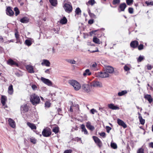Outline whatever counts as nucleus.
<instances>
[{
  "label": "nucleus",
  "instance_id": "f257e3e1",
  "mask_svg": "<svg viewBox=\"0 0 153 153\" xmlns=\"http://www.w3.org/2000/svg\"><path fill=\"white\" fill-rule=\"evenodd\" d=\"M30 101L34 105L39 104L40 102L39 97L35 94H33L30 96Z\"/></svg>",
  "mask_w": 153,
  "mask_h": 153
},
{
  "label": "nucleus",
  "instance_id": "f03ea898",
  "mask_svg": "<svg viewBox=\"0 0 153 153\" xmlns=\"http://www.w3.org/2000/svg\"><path fill=\"white\" fill-rule=\"evenodd\" d=\"M68 83L74 88L76 91L79 90L81 88L80 84L76 81L74 80H70L68 81Z\"/></svg>",
  "mask_w": 153,
  "mask_h": 153
},
{
  "label": "nucleus",
  "instance_id": "7ed1b4c3",
  "mask_svg": "<svg viewBox=\"0 0 153 153\" xmlns=\"http://www.w3.org/2000/svg\"><path fill=\"white\" fill-rule=\"evenodd\" d=\"M63 7L67 12L70 13L72 10V7L70 2L65 3Z\"/></svg>",
  "mask_w": 153,
  "mask_h": 153
},
{
  "label": "nucleus",
  "instance_id": "20e7f679",
  "mask_svg": "<svg viewBox=\"0 0 153 153\" xmlns=\"http://www.w3.org/2000/svg\"><path fill=\"white\" fill-rule=\"evenodd\" d=\"M42 134L43 136L44 137H49L51 134V129L49 128L48 127L44 128L42 131Z\"/></svg>",
  "mask_w": 153,
  "mask_h": 153
},
{
  "label": "nucleus",
  "instance_id": "39448f33",
  "mask_svg": "<svg viewBox=\"0 0 153 153\" xmlns=\"http://www.w3.org/2000/svg\"><path fill=\"white\" fill-rule=\"evenodd\" d=\"M91 86L95 87H102V86L101 82L97 81H93L91 83Z\"/></svg>",
  "mask_w": 153,
  "mask_h": 153
},
{
  "label": "nucleus",
  "instance_id": "423d86ee",
  "mask_svg": "<svg viewBox=\"0 0 153 153\" xmlns=\"http://www.w3.org/2000/svg\"><path fill=\"white\" fill-rule=\"evenodd\" d=\"M41 80L44 83L48 85L52 86V82L48 79L42 77L41 78Z\"/></svg>",
  "mask_w": 153,
  "mask_h": 153
},
{
  "label": "nucleus",
  "instance_id": "0eeeda50",
  "mask_svg": "<svg viewBox=\"0 0 153 153\" xmlns=\"http://www.w3.org/2000/svg\"><path fill=\"white\" fill-rule=\"evenodd\" d=\"M93 138L95 143H97V146L99 147H101L102 146V143L99 139L95 136H93Z\"/></svg>",
  "mask_w": 153,
  "mask_h": 153
},
{
  "label": "nucleus",
  "instance_id": "6e6552de",
  "mask_svg": "<svg viewBox=\"0 0 153 153\" xmlns=\"http://www.w3.org/2000/svg\"><path fill=\"white\" fill-rule=\"evenodd\" d=\"M82 88L83 90L86 92L88 93L91 91L90 86L88 84L83 85L82 86Z\"/></svg>",
  "mask_w": 153,
  "mask_h": 153
},
{
  "label": "nucleus",
  "instance_id": "1a4fd4ad",
  "mask_svg": "<svg viewBox=\"0 0 153 153\" xmlns=\"http://www.w3.org/2000/svg\"><path fill=\"white\" fill-rule=\"evenodd\" d=\"M98 76L100 77L106 78L109 76V74L106 71L104 72H99L98 73Z\"/></svg>",
  "mask_w": 153,
  "mask_h": 153
},
{
  "label": "nucleus",
  "instance_id": "9d476101",
  "mask_svg": "<svg viewBox=\"0 0 153 153\" xmlns=\"http://www.w3.org/2000/svg\"><path fill=\"white\" fill-rule=\"evenodd\" d=\"M21 113L24 114L25 112L28 111V108L26 105H24L21 107Z\"/></svg>",
  "mask_w": 153,
  "mask_h": 153
},
{
  "label": "nucleus",
  "instance_id": "9b49d317",
  "mask_svg": "<svg viewBox=\"0 0 153 153\" xmlns=\"http://www.w3.org/2000/svg\"><path fill=\"white\" fill-rule=\"evenodd\" d=\"M50 62L49 60L47 59H43L42 60L41 65H45L47 67H49L50 65Z\"/></svg>",
  "mask_w": 153,
  "mask_h": 153
},
{
  "label": "nucleus",
  "instance_id": "f8f14e48",
  "mask_svg": "<svg viewBox=\"0 0 153 153\" xmlns=\"http://www.w3.org/2000/svg\"><path fill=\"white\" fill-rule=\"evenodd\" d=\"M144 98L147 100L149 103H151L153 101V99L151 96L149 94H146L144 95Z\"/></svg>",
  "mask_w": 153,
  "mask_h": 153
},
{
  "label": "nucleus",
  "instance_id": "ddd939ff",
  "mask_svg": "<svg viewBox=\"0 0 153 153\" xmlns=\"http://www.w3.org/2000/svg\"><path fill=\"white\" fill-rule=\"evenodd\" d=\"M108 107L109 108L114 110H119L120 109V108L119 107L117 106L114 105L112 103L108 104Z\"/></svg>",
  "mask_w": 153,
  "mask_h": 153
},
{
  "label": "nucleus",
  "instance_id": "4468645a",
  "mask_svg": "<svg viewBox=\"0 0 153 153\" xmlns=\"http://www.w3.org/2000/svg\"><path fill=\"white\" fill-rule=\"evenodd\" d=\"M86 126L88 129L91 131L94 130L95 129L94 127L91 125L90 122H88L86 123Z\"/></svg>",
  "mask_w": 153,
  "mask_h": 153
},
{
  "label": "nucleus",
  "instance_id": "2eb2a0df",
  "mask_svg": "<svg viewBox=\"0 0 153 153\" xmlns=\"http://www.w3.org/2000/svg\"><path fill=\"white\" fill-rule=\"evenodd\" d=\"M26 68L28 72L30 73H33L34 72L33 66L30 65H27L26 66Z\"/></svg>",
  "mask_w": 153,
  "mask_h": 153
},
{
  "label": "nucleus",
  "instance_id": "dca6fc26",
  "mask_svg": "<svg viewBox=\"0 0 153 153\" xmlns=\"http://www.w3.org/2000/svg\"><path fill=\"white\" fill-rule=\"evenodd\" d=\"M27 125L32 129L33 130L36 129V127L35 124L31 123L30 122H28L27 123Z\"/></svg>",
  "mask_w": 153,
  "mask_h": 153
},
{
  "label": "nucleus",
  "instance_id": "f3484780",
  "mask_svg": "<svg viewBox=\"0 0 153 153\" xmlns=\"http://www.w3.org/2000/svg\"><path fill=\"white\" fill-rule=\"evenodd\" d=\"M117 122L119 125L122 126L124 128H125L127 127L126 125L122 120L118 119L117 120Z\"/></svg>",
  "mask_w": 153,
  "mask_h": 153
},
{
  "label": "nucleus",
  "instance_id": "a211bd4d",
  "mask_svg": "<svg viewBox=\"0 0 153 153\" xmlns=\"http://www.w3.org/2000/svg\"><path fill=\"white\" fill-rule=\"evenodd\" d=\"M6 13L9 16H11L13 15L14 13L10 7H8L6 9Z\"/></svg>",
  "mask_w": 153,
  "mask_h": 153
},
{
  "label": "nucleus",
  "instance_id": "6ab92c4d",
  "mask_svg": "<svg viewBox=\"0 0 153 153\" xmlns=\"http://www.w3.org/2000/svg\"><path fill=\"white\" fill-rule=\"evenodd\" d=\"M138 44V42L137 41H134L131 42L130 46L132 48H135L137 47Z\"/></svg>",
  "mask_w": 153,
  "mask_h": 153
},
{
  "label": "nucleus",
  "instance_id": "aec40b11",
  "mask_svg": "<svg viewBox=\"0 0 153 153\" xmlns=\"http://www.w3.org/2000/svg\"><path fill=\"white\" fill-rule=\"evenodd\" d=\"M106 71L108 73H109L111 74L114 72V70L113 67L111 66H108L106 67Z\"/></svg>",
  "mask_w": 153,
  "mask_h": 153
},
{
  "label": "nucleus",
  "instance_id": "412c9836",
  "mask_svg": "<svg viewBox=\"0 0 153 153\" xmlns=\"http://www.w3.org/2000/svg\"><path fill=\"white\" fill-rule=\"evenodd\" d=\"M9 124L12 127L14 128L15 126V121L11 118L8 119Z\"/></svg>",
  "mask_w": 153,
  "mask_h": 153
},
{
  "label": "nucleus",
  "instance_id": "4be33fe9",
  "mask_svg": "<svg viewBox=\"0 0 153 153\" xmlns=\"http://www.w3.org/2000/svg\"><path fill=\"white\" fill-rule=\"evenodd\" d=\"M91 73L90 71V70L89 69H87L84 72L83 76L85 77H86L87 76L91 75Z\"/></svg>",
  "mask_w": 153,
  "mask_h": 153
},
{
  "label": "nucleus",
  "instance_id": "5701e85b",
  "mask_svg": "<svg viewBox=\"0 0 153 153\" xmlns=\"http://www.w3.org/2000/svg\"><path fill=\"white\" fill-rule=\"evenodd\" d=\"M7 63L8 64L12 65H16L18 66V64L15 62L13 60L11 59H9L7 61Z\"/></svg>",
  "mask_w": 153,
  "mask_h": 153
},
{
  "label": "nucleus",
  "instance_id": "b1692460",
  "mask_svg": "<svg viewBox=\"0 0 153 153\" xmlns=\"http://www.w3.org/2000/svg\"><path fill=\"white\" fill-rule=\"evenodd\" d=\"M126 7V5L125 3L121 4L119 6V8L120 9V10L119 11V12L124 11Z\"/></svg>",
  "mask_w": 153,
  "mask_h": 153
},
{
  "label": "nucleus",
  "instance_id": "393cba45",
  "mask_svg": "<svg viewBox=\"0 0 153 153\" xmlns=\"http://www.w3.org/2000/svg\"><path fill=\"white\" fill-rule=\"evenodd\" d=\"M8 94L10 95H12L13 92V85H10L8 88Z\"/></svg>",
  "mask_w": 153,
  "mask_h": 153
},
{
  "label": "nucleus",
  "instance_id": "a878e982",
  "mask_svg": "<svg viewBox=\"0 0 153 153\" xmlns=\"http://www.w3.org/2000/svg\"><path fill=\"white\" fill-rule=\"evenodd\" d=\"M81 128L82 129V131L85 134H88V132L86 129L85 127V126L84 124H82L81 125Z\"/></svg>",
  "mask_w": 153,
  "mask_h": 153
},
{
  "label": "nucleus",
  "instance_id": "bb28decb",
  "mask_svg": "<svg viewBox=\"0 0 153 153\" xmlns=\"http://www.w3.org/2000/svg\"><path fill=\"white\" fill-rule=\"evenodd\" d=\"M6 97L4 96H2L1 97V102L3 106H5Z\"/></svg>",
  "mask_w": 153,
  "mask_h": 153
},
{
  "label": "nucleus",
  "instance_id": "cd10ccee",
  "mask_svg": "<svg viewBox=\"0 0 153 153\" xmlns=\"http://www.w3.org/2000/svg\"><path fill=\"white\" fill-rule=\"evenodd\" d=\"M127 91L126 90H125L122 91L118 93V95L119 96H124L126 94H127Z\"/></svg>",
  "mask_w": 153,
  "mask_h": 153
},
{
  "label": "nucleus",
  "instance_id": "c85d7f7f",
  "mask_svg": "<svg viewBox=\"0 0 153 153\" xmlns=\"http://www.w3.org/2000/svg\"><path fill=\"white\" fill-rule=\"evenodd\" d=\"M49 2L52 6L54 7L56 6L57 4V0H49Z\"/></svg>",
  "mask_w": 153,
  "mask_h": 153
},
{
  "label": "nucleus",
  "instance_id": "c756f323",
  "mask_svg": "<svg viewBox=\"0 0 153 153\" xmlns=\"http://www.w3.org/2000/svg\"><path fill=\"white\" fill-rule=\"evenodd\" d=\"M93 41L95 43L99 44H100L101 43L100 39L96 37H94L93 38Z\"/></svg>",
  "mask_w": 153,
  "mask_h": 153
},
{
  "label": "nucleus",
  "instance_id": "7c9ffc66",
  "mask_svg": "<svg viewBox=\"0 0 153 153\" xmlns=\"http://www.w3.org/2000/svg\"><path fill=\"white\" fill-rule=\"evenodd\" d=\"M33 41L31 39H27L25 41V44L28 46H30L32 43Z\"/></svg>",
  "mask_w": 153,
  "mask_h": 153
},
{
  "label": "nucleus",
  "instance_id": "2f4dec72",
  "mask_svg": "<svg viewBox=\"0 0 153 153\" xmlns=\"http://www.w3.org/2000/svg\"><path fill=\"white\" fill-rule=\"evenodd\" d=\"M67 22V20L65 17H64L60 21V23L62 24H65Z\"/></svg>",
  "mask_w": 153,
  "mask_h": 153
},
{
  "label": "nucleus",
  "instance_id": "473e14b6",
  "mask_svg": "<svg viewBox=\"0 0 153 153\" xmlns=\"http://www.w3.org/2000/svg\"><path fill=\"white\" fill-rule=\"evenodd\" d=\"M95 2L94 0H90L86 3V4L88 5H93L95 3Z\"/></svg>",
  "mask_w": 153,
  "mask_h": 153
},
{
  "label": "nucleus",
  "instance_id": "72a5a7b5",
  "mask_svg": "<svg viewBox=\"0 0 153 153\" xmlns=\"http://www.w3.org/2000/svg\"><path fill=\"white\" fill-rule=\"evenodd\" d=\"M88 12L89 15L91 17L94 19L97 18L96 16L94 13H91L90 10H89Z\"/></svg>",
  "mask_w": 153,
  "mask_h": 153
},
{
  "label": "nucleus",
  "instance_id": "f704fd0d",
  "mask_svg": "<svg viewBox=\"0 0 153 153\" xmlns=\"http://www.w3.org/2000/svg\"><path fill=\"white\" fill-rule=\"evenodd\" d=\"M20 22L23 23H26L28 22L27 19L26 17H24L20 19Z\"/></svg>",
  "mask_w": 153,
  "mask_h": 153
},
{
  "label": "nucleus",
  "instance_id": "c9c22d12",
  "mask_svg": "<svg viewBox=\"0 0 153 153\" xmlns=\"http://www.w3.org/2000/svg\"><path fill=\"white\" fill-rule=\"evenodd\" d=\"M59 130V128L58 126H55L53 128L52 131L53 132L55 133H57Z\"/></svg>",
  "mask_w": 153,
  "mask_h": 153
},
{
  "label": "nucleus",
  "instance_id": "e433bc0d",
  "mask_svg": "<svg viewBox=\"0 0 153 153\" xmlns=\"http://www.w3.org/2000/svg\"><path fill=\"white\" fill-rule=\"evenodd\" d=\"M111 146L112 148L114 149L117 148V146L116 144L114 143H111Z\"/></svg>",
  "mask_w": 153,
  "mask_h": 153
},
{
  "label": "nucleus",
  "instance_id": "4c0bfd02",
  "mask_svg": "<svg viewBox=\"0 0 153 153\" xmlns=\"http://www.w3.org/2000/svg\"><path fill=\"white\" fill-rule=\"evenodd\" d=\"M75 12L76 14L79 15L81 14V11L80 9L78 7L76 8Z\"/></svg>",
  "mask_w": 153,
  "mask_h": 153
},
{
  "label": "nucleus",
  "instance_id": "58836bf2",
  "mask_svg": "<svg viewBox=\"0 0 153 153\" xmlns=\"http://www.w3.org/2000/svg\"><path fill=\"white\" fill-rule=\"evenodd\" d=\"M30 142L34 144H35L36 143V139L33 137L30 138Z\"/></svg>",
  "mask_w": 153,
  "mask_h": 153
},
{
  "label": "nucleus",
  "instance_id": "ea45409f",
  "mask_svg": "<svg viewBox=\"0 0 153 153\" xmlns=\"http://www.w3.org/2000/svg\"><path fill=\"white\" fill-rule=\"evenodd\" d=\"M68 62L72 64H76V62L73 59H69L67 60Z\"/></svg>",
  "mask_w": 153,
  "mask_h": 153
},
{
  "label": "nucleus",
  "instance_id": "a19ab883",
  "mask_svg": "<svg viewBox=\"0 0 153 153\" xmlns=\"http://www.w3.org/2000/svg\"><path fill=\"white\" fill-rule=\"evenodd\" d=\"M140 122L142 125H143L145 123V120L144 119H143L142 117H140V118H139Z\"/></svg>",
  "mask_w": 153,
  "mask_h": 153
},
{
  "label": "nucleus",
  "instance_id": "79ce46f5",
  "mask_svg": "<svg viewBox=\"0 0 153 153\" xmlns=\"http://www.w3.org/2000/svg\"><path fill=\"white\" fill-rule=\"evenodd\" d=\"M144 149L142 148L139 149L137 151V153H144Z\"/></svg>",
  "mask_w": 153,
  "mask_h": 153
},
{
  "label": "nucleus",
  "instance_id": "37998d69",
  "mask_svg": "<svg viewBox=\"0 0 153 153\" xmlns=\"http://www.w3.org/2000/svg\"><path fill=\"white\" fill-rule=\"evenodd\" d=\"M51 103L49 102H46L45 103V107L46 108H49L51 105Z\"/></svg>",
  "mask_w": 153,
  "mask_h": 153
},
{
  "label": "nucleus",
  "instance_id": "c03bdc74",
  "mask_svg": "<svg viewBox=\"0 0 153 153\" xmlns=\"http://www.w3.org/2000/svg\"><path fill=\"white\" fill-rule=\"evenodd\" d=\"M15 11V15L17 16L19 13V11L17 7H15L14 9Z\"/></svg>",
  "mask_w": 153,
  "mask_h": 153
},
{
  "label": "nucleus",
  "instance_id": "a18cd8bd",
  "mask_svg": "<svg viewBox=\"0 0 153 153\" xmlns=\"http://www.w3.org/2000/svg\"><path fill=\"white\" fill-rule=\"evenodd\" d=\"M120 2V0H113V4L114 5L118 4Z\"/></svg>",
  "mask_w": 153,
  "mask_h": 153
},
{
  "label": "nucleus",
  "instance_id": "49530a36",
  "mask_svg": "<svg viewBox=\"0 0 153 153\" xmlns=\"http://www.w3.org/2000/svg\"><path fill=\"white\" fill-rule=\"evenodd\" d=\"M130 68L128 66L126 65H125L124 67V69L125 71H128L130 70Z\"/></svg>",
  "mask_w": 153,
  "mask_h": 153
},
{
  "label": "nucleus",
  "instance_id": "de8ad7c7",
  "mask_svg": "<svg viewBox=\"0 0 153 153\" xmlns=\"http://www.w3.org/2000/svg\"><path fill=\"white\" fill-rule=\"evenodd\" d=\"M133 1V0H126V3L128 5H130L132 4Z\"/></svg>",
  "mask_w": 153,
  "mask_h": 153
},
{
  "label": "nucleus",
  "instance_id": "09e8293b",
  "mask_svg": "<svg viewBox=\"0 0 153 153\" xmlns=\"http://www.w3.org/2000/svg\"><path fill=\"white\" fill-rule=\"evenodd\" d=\"M97 66V64L96 63L94 62L91 66V68L93 69L95 68Z\"/></svg>",
  "mask_w": 153,
  "mask_h": 153
},
{
  "label": "nucleus",
  "instance_id": "8fccbe9b",
  "mask_svg": "<svg viewBox=\"0 0 153 153\" xmlns=\"http://www.w3.org/2000/svg\"><path fill=\"white\" fill-rule=\"evenodd\" d=\"M128 12L131 14H132L133 13L134 10L133 8L129 7L128 9Z\"/></svg>",
  "mask_w": 153,
  "mask_h": 153
},
{
  "label": "nucleus",
  "instance_id": "3c124183",
  "mask_svg": "<svg viewBox=\"0 0 153 153\" xmlns=\"http://www.w3.org/2000/svg\"><path fill=\"white\" fill-rule=\"evenodd\" d=\"M90 112L92 114H94L95 113H97V111L96 109H95L94 108H93L91 110Z\"/></svg>",
  "mask_w": 153,
  "mask_h": 153
},
{
  "label": "nucleus",
  "instance_id": "603ef678",
  "mask_svg": "<svg viewBox=\"0 0 153 153\" xmlns=\"http://www.w3.org/2000/svg\"><path fill=\"white\" fill-rule=\"evenodd\" d=\"M144 59V57L142 56H140L137 59V61L138 62H141Z\"/></svg>",
  "mask_w": 153,
  "mask_h": 153
},
{
  "label": "nucleus",
  "instance_id": "864d4df0",
  "mask_svg": "<svg viewBox=\"0 0 153 153\" xmlns=\"http://www.w3.org/2000/svg\"><path fill=\"white\" fill-rule=\"evenodd\" d=\"M106 129L107 132H108V133H109L110 131L111 130V127H110L109 126H106Z\"/></svg>",
  "mask_w": 153,
  "mask_h": 153
},
{
  "label": "nucleus",
  "instance_id": "5fc2aeb1",
  "mask_svg": "<svg viewBox=\"0 0 153 153\" xmlns=\"http://www.w3.org/2000/svg\"><path fill=\"white\" fill-rule=\"evenodd\" d=\"M4 42L5 43L7 42L6 41H5L3 38L1 36H0V42L2 43Z\"/></svg>",
  "mask_w": 153,
  "mask_h": 153
},
{
  "label": "nucleus",
  "instance_id": "6e6d98bb",
  "mask_svg": "<svg viewBox=\"0 0 153 153\" xmlns=\"http://www.w3.org/2000/svg\"><path fill=\"white\" fill-rule=\"evenodd\" d=\"M138 48L139 50H142L143 48V44H140L138 46Z\"/></svg>",
  "mask_w": 153,
  "mask_h": 153
},
{
  "label": "nucleus",
  "instance_id": "4d7b16f0",
  "mask_svg": "<svg viewBox=\"0 0 153 153\" xmlns=\"http://www.w3.org/2000/svg\"><path fill=\"white\" fill-rule=\"evenodd\" d=\"M72 151L71 149L67 150H65L64 153H71Z\"/></svg>",
  "mask_w": 153,
  "mask_h": 153
},
{
  "label": "nucleus",
  "instance_id": "13d9d810",
  "mask_svg": "<svg viewBox=\"0 0 153 153\" xmlns=\"http://www.w3.org/2000/svg\"><path fill=\"white\" fill-rule=\"evenodd\" d=\"M146 3L148 6L150 5H153V2H148L146 1Z\"/></svg>",
  "mask_w": 153,
  "mask_h": 153
},
{
  "label": "nucleus",
  "instance_id": "bf43d9fd",
  "mask_svg": "<svg viewBox=\"0 0 153 153\" xmlns=\"http://www.w3.org/2000/svg\"><path fill=\"white\" fill-rule=\"evenodd\" d=\"M99 134L102 137H105V132H103L101 133H100Z\"/></svg>",
  "mask_w": 153,
  "mask_h": 153
},
{
  "label": "nucleus",
  "instance_id": "052dcab7",
  "mask_svg": "<svg viewBox=\"0 0 153 153\" xmlns=\"http://www.w3.org/2000/svg\"><path fill=\"white\" fill-rule=\"evenodd\" d=\"M94 22V20L93 19H90L88 21V23L89 24H92Z\"/></svg>",
  "mask_w": 153,
  "mask_h": 153
},
{
  "label": "nucleus",
  "instance_id": "680f3d73",
  "mask_svg": "<svg viewBox=\"0 0 153 153\" xmlns=\"http://www.w3.org/2000/svg\"><path fill=\"white\" fill-rule=\"evenodd\" d=\"M32 88L33 90H35L37 88V87L35 85H32Z\"/></svg>",
  "mask_w": 153,
  "mask_h": 153
},
{
  "label": "nucleus",
  "instance_id": "e2e57ef3",
  "mask_svg": "<svg viewBox=\"0 0 153 153\" xmlns=\"http://www.w3.org/2000/svg\"><path fill=\"white\" fill-rule=\"evenodd\" d=\"M51 69L50 68L46 70L45 71V73L46 74H49L50 73V71Z\"/></svg>",
  "mask_w": 153,
  "mask_h": 153
},
{
  "label": "nucleus",
  "instance_id": "0e129e2a",
  "mask_svg": "<svg viewBox=\"0 0 153 153\" xmlns=\"http://www.w3.org/2000/svg\"><path fill=\"white\" fill-rule=\"evenodd\" d=\"M15 36L16 39H18L19 38V35L17 32L15 33Z\"/></svg>",
  "mask_w": 153,
  "mask_h": 153
},
{
  "label": "nucleus",
  "instance_id": "69168bd1",
  "mask_svg": "<svg viewBox=\"0 0 153 153\" xmlns=\"http://www.w3.org/2000/svg\"><path fill=\"white\" fill-rule=\"evenodd\" d=\"M147 68L149 70H151L152 68L151 66L150 65H148L147 66Z\"/></svg>",
  "mask_w": 153,
  "mask_h": 153
},
{
  "label": "nucleus",
  "instance_id": "338daca9",
  "mask_svg": "<svg viewBox=\"0 0 153 153\" xmlns=\"http://www.w3.org/2000/svg\"><path fill=\"white\" fill-rule=\"evenodd\" d=\"M149 146L153 148V142H151L149 143Z\"/></svg>",
  "mask_w": 153,
  "mask_h": 153
},
{
  "label": "nucleus",
  "instance_id": "774afa93",
  "mask_svg": "<svg viewBox=\"0 0 153 153\" xmlns=\"http://www.w3.org/2000/svg\"><path fill=\"white\" fill-rule=\"evenodd\" d=\"M70 111H71V112H73V108H72V106H71L70 107Z\"/></svg>",
  "mask_w": 153,
  "mask_h": 153
}]
</instances>
